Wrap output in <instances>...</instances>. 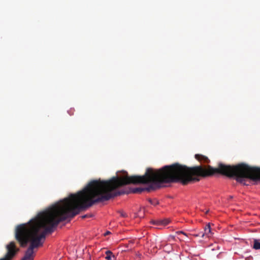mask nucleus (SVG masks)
I'll return each mask as SVG.
<instances>
[{"mask_svg":"<svg viewBox=\"0 0 260 260\" xmlns=\"http://www.w3.org/2000/svg\"><path fill=\"white\" fill-rule=\"evenodd\" d=\"M98 202V180L90 181L82 190L69 196L40 212L27 223L18 225L15 238L20 246L30 245L21 260H34V249L41 246L47 234L52 233L58 223L73 218Z\"/></svg>","mask_w":260,"mask_h":260,"instance_id":"f257e3e1","label":"nucleus"},{"mask_svg":"<svg viewBox=\"0 0 260 260\" xmlns=\"http://www.w3.org/2000/svg\"><path fill=\"white\" fill-rule=\"evenodd\" d=\"M210 166H197L191 168L175 163L166 165L159 170L147 168L142 176H128L124 171L117 172L116 176L107 180L99 178V203L128 193H141L160 188L163 183L181 182L185 185L199 181L192 175L206 176L212 175Z\"/></svg>","mask_w":260,"mask_h":260,"instance_id":"f03ea898","label":"nucleus"},{"mask_svg":"<svg viewBox=\"0 0 260 260\" xmlns=\"http://www.w3.org/2000/svg\"><path fill=\"white\" fill-rule=\"evenodd\" d=\"M212 175L218 173L230 178H235L244 185H247L245 181L247 179L256 181L260 180V168L251 167L248 165L241 163L235 166L225 165L219 163L218 168H210Z\"/></svg>","mask_w":260,"mask_h":260,"instance_id":"7ed1b4c3","label":"nucleus"},{"mask_svg":"<svg viewBox=\"0 0 260 260\" xmlns=\"http://www.w3.org/2000/svg\"><path fill=\"white\" fill-rule=\"evenodd\" d=\"M203 233L205 234V236L207 237H209L212 235L211 226L209 223L204 227Z\"/></svg>","mask_w":260,"mask_h":260,"instance_id":"20e7f679","label":"nucleus"},{"mask_svg":"<svg viewBox=\"0 0 260 260\" xmlns=\"http://www.w3.org/2000/svg\"><path fill=\"white\" fill-rule=\"evenodd\" d=\"M195 158L201 162H208L209 159L205 156L201 154H196Z\"/></svg>","mask_w":260,"mask_h":260,"instance_id":"39448f33","label":"nucleus"},{"mask_svg":"<svg viewBox=\"0 0 260 260\" xmlns=\"http://www.w3.org/2000/svg\"><path fill=\"white\" fill-rule=\"evenodd\" d=\"M105 254L106 256H105V258L107 260H115L116 257L115 255L113 254V253L110 250H106Z\"/></svg>","mask_w":260,"mask_h":260,"instance_id":"423d86ee","label":"nucleus"},{"mask_svg":"<svg viewBox=\"0 0 260 260\" xmlns=\"http://www.w3.org/2000/svg\"><path fill=\"white\" fill-rule=\"evenodd\" d=\"M169 220L167 219L158 220L153 222L154 224L167 225L169 223Z\"/></svg>","mask_w":260,"mask_h":260,"instance_id":"0eeeda50","label":"nucleus"},{"mask_svg":"<svg viewBox=\"0 0 260 260\" xmlns=\"http://www.w3.org/2000/svg\"><path fill=\"white\" fill-rule=\"evenodd\" d=\"M253 248L255 250L260 249V242L259 240L254 239Z\"/></svg>","mask_w":260,"mask_h":260,"instance_id":"6e6552de","label":"nucleus"},{"mask_svg":"<svg viewBox=\"0 0 260 260\" xmlns=\"http://www.w3.org/2000/svg\"><path fill=\"white\" fill-rule=\"evenodd\" d=\"M148 202L152 205L156 206L158 204V201L156 199H148Z\"/></svg>","mask_w":260,"mask_h":260,"instance_id":"1a4fd4ad","label":"nucleus"},{"mask_svg":"<svg viewBox=\"0 0 260 260\" xmlns=\"http://www.w3.org/2000/svg\"><path fill=\"white\" fill-rule=\"evenodd\" d=\"M194 236L203 238L205 236V234H204L203 232H200L198 234L194 235Z\"/></svg>","mask_w":260,"mask_h":260,"instance_id":"9d476101","label":"nucleus"},{"mask_svg":"<svg viewBox=\"0 0 260 260\" xmlns=\"http://www.w3.org/2000/svg\"><path fill=\"white\" fill-rule=\"evenodd\" d=\"M120 214V216L123 217H125L127 216V215L125 213H124V212L123 211H119V212Z\"/></svg>","mask_w":260,"mask_h":260,"instance_id":"9b49d317","label":"nucleus"},{"mask_svg":"<svg viewBox=\"0 0 260 260\" xmlns=\"http://www.w3.org/2000/svg\"><path fill=\"white\" fill-rule=\"evenodd\" d=\"M252 258H253V257L252 256H249L245 257V260H250Z\"/></svg>","mask_w":260,"mask_h":260,"instance_id":"f8f14e48","label":"nucleus"},{"mask_svg":"<svg viewBox=\"0 0 260 260\" xmlns=\"http://www.w3.org/2000/svg\"><path fill=\"white\" fill-rule=\"evenodd\" d=\"M110 234V232L109 231H107L106 233L104 234V236H106V235Z\"/></svg>","mask_w":260,"mask_h":260,"instance_id":"ddd939ff","label":"nucleus"},{"mask_svg":"<svg viewBox=\"0 0 260 260\" xmlns=\"http://www.w3.org/2000/svg\"><path fill=\"white\" fill-rule=\"evenodd\" d=\"M177 233L178 234L181 233V234H184V235H186V234L184 232H183V231H179V232H177Z\"/></svg>","mask_w":260,"mask_h":260,"instance_id":"4468645a","label":"nucleus"},{"mask_svg":"<svg viewBox=\"0 0 260 260\" xmlns=\"http://www.w3.org/2000/svg\"><path fill=\"white\" fill-rule=\"evenodd\" d=\"M86 217V215H84V216H82V218H85Z\"/></svg>","mask_w":260,"mask_h":260,"instance_id":"2eb2a0df","label":"nucleus"}]
</instances>
